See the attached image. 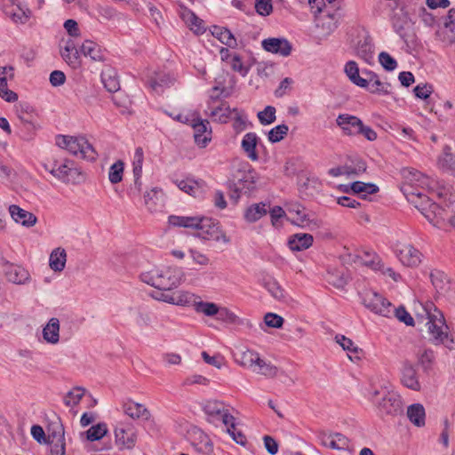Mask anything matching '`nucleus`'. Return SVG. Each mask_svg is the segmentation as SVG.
<instances>
[{
    "label": "nucleus",
    "instance_id": "nucleus-54",
    "mask_svg": "<svg viewBox=\"0 0 455 455\" xmlns=\"http://www.w3.org/2000/svg\"><path fill=\"white\" fill-rule=\"evenodd\" d=\"M327 281L330 284L339 289L343 288L347 284V278L344 276V274L338 270L328 272Z\"/></svg>",
    "mask_w": 455,
    "mask_h": 455
},
{
    "label": "nucleus",
    "instance_id": "nucleus-41",
    "mask_svg": "<svg viewBox=\"0 0 455 455\" xmlns=\"http://www.w3.org/2000/svg\"><path fill=\"white\" fill-rule=\"evenodd\" d=\"M259 353L247 349L240 353L238 357L235 358L237 363L243 367L252 368L259 359Z\"/></svg>",
    "mask_w": 455,
    "mask_h": 455
},
{
    "label": "nucleus",
    "instance_id": "nucleus-36",
    "mask_svg": "<svg viewBox=\"0 0 455 455\" xmlns=\"http://www.w3.org/2000/svg\"><path fill=\"white\" fill-rule=\"evenodd\" d=\"M267 204L263 203L253 204L244 212V219L249 223H253L260 220L267 213Z\"/></svg>",
    "mask_w": 455,
    "mask_h": 455
},
{
    "label": "nucleus",
    "instance_id": "nucleus-14",
    "mask_svg": "<svg viewBox=\"0 0 455 455\" xmlns=\"http://www.w3.org/2000/svg\"><path fill=\"white\" fill-rule=\"evenodd\" d=\"M401 382L409 389L419 391L421 388L416 367L408 360L403 363Z\"/></svg>",
    "mask_w": 455,
    "mask_h": 455
},
{
    "label": "nucleus",
    "instance_id": "nucleus-32",
    "mask_svg": "<svg viewBox=\"0 0 455 455\" xmlns=\"http://www.w3.org/2000/svg\"><path fill=\"white\" fill-rule=\"evenodd\" d=\"M369 77L367 78L368 91L371 93L387 95L390 93L389 87L391 86L388 83H382L378 75L375 73L369 72Z\"/></svg>",
    "mask_w": 455,
    "mask_h": 455
},
{
    "label": "nucleus",
    "instance_id": "nucleus-6",
    "mask_svg": "<svg viewBox=\"0 0 455 455\" xmlns=\"http://www.w3.org/2000/svg\"><path fill=\"white\" fill-rule=\"evenodd\" d=\"M56 145L67 149L74 156L80 154L82 158L89 161H94L98 156L92 145L83 136L75 137L60 134L56 136Z\"/></svg>",
    "mask_w": 455,
    "mask_h": 455
},
{
    "label": "nucleus",
    "instance_id": "nucleus-52",
    "mask_svg": "<svg viewBox=\"0 0 455 455\" xmlns=\"http://www.w3.org/2000/svg\"><path fill=\"white\" fill-rule=\"evenodd\" d=\"M443 167H447L453 175H455V156L451 153V147L443 148V156L439 159Z\"/></svg>",
    "mask_w": 455,
    "mask_h": 455
},
{
    "label": "nucleus",
    "instance_id": "nucleus-19",
    "mask_svg": "<svg viewBox=\"0 0 455 455\" xmlns=\"http://www.w3.org/2000/svg\"><path fill=\"white\" fill-rule=\"evenodd\" d=\"M116 444L120 450L132 449L137 440L135 428H116Z\"/></svg>",
    "mask_w": 455,
    "mask_h": 455
},
{
    "label": "nucleus",
    "instance_id": "nucleus-17",
    "mask_svg": "<svg viewBox=\"0 0 455 455\" xmlns=\"http://www.w3.org/2000/svg\"><path fill=\"white\" fill-rule=\"evenodd\" d=\"M403 265L406 267H418L422 260L423 254L411 244H405L396 251Z\"/></svg>",
    "mask_w": 455,
    "mask_h": 455
},
{
    "label": "nucleus",
    "instance_id": "nucleus-57",
    "mask_svg": "<svg viewBox=\"0 0 455 455\" xmlns=\"http://www.w3.org/2000/svg\"><path fill=\"white\" fill-rule=\"evenodd\" d=\"M379 61L387 71H393L397 68V61L386 52L379 54Z\"/></svg>",
    "mask_w": 455,
    "mask_h": 455
},
{
    "label": "nucleus",
    "instance_id": "nucleus-61",
    "mask_svg": "<svg viewBox=\"0 0 455 455\" xmlns=\"http://www.w3.org/2000/svg\"><path fill=\"white\" fill-rule=\"evenodd\" d=\"M256 12L261 16H268L273 11L271 0H255Z\"/></svg>",
    "mask_w": 455,
    "mask_h": 455
},
{
    "label": "nucleus",
    "instance_id": "nucleus-38",
    "mask_svg": "<svg viewBox=\"0 0 455 455\" xmlns=\"http://www.w3.org/2000/svg\"><path fill=\"white\" fill-rule=\"evenodd\" d=\"M212 34L223 44H226L230 48H235L237 45L236 39L231 31L227 28L214 26Z\"/></svg>",
    "mask_w": 455,
    "mask_h": 455
},
{
    "label": "nucleus",
    "instance_id": "nucleus-46",
    "mask_svg": "<svg viewBox=\"0 0 455 455\" xmlns=\"http://www.w3.org/2000/svg\"><path fill=\"white\" fill-rule=\"evenodd\" d=\"M288 132V125L284 124H278L268 132L267 139L272 143H277L287 135Z\"/></svg>",
    "mask_w": 455,
    "mask_h": 455
},
{
    "label": "nucleus",
    "instance_id": "nucleus-49",
    "mask_svg": "<svg viewBox=\"0 0 455 455\" xmlns=\"http://www.w3.org/2000/svg\"><path fill=\"white\" fill-rule=\"evenodd\" d=\"M124 163L121 160L114 163L108 172V179L112 184H116L122 181L124 173Z\"/></svg>",
    "mask_w": 455,
    "mask_h": 455
},
{
    "label": "nucleus",
    "instance_id": "nucleus-60",
    "mask_svg": "<svg viewBox=\"0 0 455 455\" xmlns=\"http://www.w3.org/2000/svg\"><path fill=\"white\" fill-rule=\"evenodd\" d=\"M435 356L431 350H425L418 359L419 364L423 368L424 371L427 372L432 368Z\"/></svg>",
    "mask_w": 455,
    "mask_h": 455
},
{
    "label": "nucleus",
    "instance_id": "nucleus-20",
    "mask_svg": "<svg viewBox=\"0 0 455 455\" xmlns=\"http://www.w3.org/2000/svg\"><path fill=\"white\" fill-rule=\"evenodd\" d=\"M188 435L193 445L196 446L199 450L204 452H209L212 450V440L202 428H190L188 431Z\"/></svg>",
    "mask_w": 455,
    "mask_h": 455
},
{
    "label": "nucleus",
    "instance_id": "nucleus-39",
    "mask_svg": "<svg viewBox=\"0 0 455 455\" xmlns=\"http://www.w3.org/2000/svg\"><path fill=\"white\" fill-rule=\"evenodd\" d=\"M432 284L436 291L443 293L450 289V280L445 273L439 270H435L430 274Z\"/></svg>",
    "mask_w": 455,
    "mask_h": 455
},
{
    "label": "nucleus",
    "instance_id": "nucleus-25",
    "mask_svg": "<svg viewBox=\"0 0 455 455\" xmlns=\"http://www.w3.org/2000/svg\"><path fill=\"white\" fill-rule=\"evenodd\" d=\"M444 28L449 31L448 34L436 32V35L440 36L443 43L451 44L455 42V8L449 10L445 18Z\"/></svg>",
    "mask_w": 455,
    "mask_h": 455
},
{
    "label": "nucleus",
    "instance_id": "nucleus-64",
    "mask_svg": "<svg viewBox=\"0 0 455 455\" xmlns=\"http://www.w3.org/2000/svg\"><path fill=\"white\" fill-rule=\"evenodd\" d=\"M223 431L238 444L245 445L247 443V438L240 428H223Z\"/></svg>",
    "mask_w": 455,
    "mask_h": 455
},
{
    "label": "nucleus",
    "instance_id": "nucleus-5",
    "mask_svg": "<svg viewBox=\"0 0 455 455\" xmlns=\"http://www.w3.org/2000/svg\"><path fill=\"white\" fill-rule=\"evenodd\" d=\"M207 415V421L213 425H224L225 427H235L239 422L232 411L235 410L218 400H209L203 406Z\"/></svg>",
    "mask_w": 455,
    "mask_h": 455
},
{
    "label": "nucleus",
    "instance_id": "nucleus-44",
    "mask_svg": "<svg viewBox=\"0 0 455 455\" xmlns=\"http://www.w3.org/2000/svg\"><path fill=\"white\" fill-rule=\"evenodd\" d=\"M365 264L371 266L375 270H379L383 274L389 275L395 282H397L401 277L400 275L395 273L393 268L386 267L378 257H373L372 259L365 262Z\"/></svg>",
    "mask_w": 455,
    "mask_h": 455
},
{
    "label": "nucleus",
    "instance_id": "nucleus-21",
    "mask_svg": "<svg viewBox=\"0 0 455 455\" xmlns=\"http://www.w3.org/2000/svg\"><path fill=\"white\" fill-rule=\"evenodd\" d=\"M9 212L17 223H20L22 226L30 228L36 223V217L32 212L23 210L16 204H12L9 207Z\"/></svg>",
    "mask_w": 455,
    "mask_h": 455
},
{
    "label": "nucleus",
    "instance_id": "nucleus-43",
    "mask_svg": "<svg viewBox=\"0 0 455 455\" xmlns=\"http://www.w3.org/2000/svg\"><path fill=\"white\" fill-rule=\"evenodd\" d=\"M263 285L275 299L282 300L284 299V291L274 278L264 279Z\"/></svg>",
    "mask_w": 455,
    "mask_h": 455
},
{
    "label": "nucleus",
    "instance_id": "nucleus-62",
    "mask_svg": "<svg viewBox=\"0 0 455 455\" xmlns=\"http://www.w3.org/2000/svg\"><path fill=\"white\" fill-rule=\"evenodd\" d=\"M413 92L417 98L427 100L433 92V85L429 84H420L413 89Z\"/></svg>",
    "mask_w": 455,
    "mask_h": 455
},
{
    "label": "nucleus",
    "instance_id": "nucleus-53",
    "mask_svg": "<svg viewBox=\"0 0 455 455\" xmlns=\"http://www.w3.org/2000/svg\"><path fill=\"white\" fill-rule=\"evenodd\" d=\"M85 394V390L82 387H76L70 390L64 397V403L66 405H76L83 398Z\"/></svg>",
    "mask_w": 455,
    "mask_h": 455
},
{
    "label": "nucleus",
    "instance_id": "nucleus-55",
    "mask_svg": "<svg viewBox=\"0 0 455 455\" xmlns=\"http://www.w3.org/2000/svg\"><path fill=\"white\" fill-rule=\"evenodd\" d=\"M0 97L7 102H15L18 94L8 89L7 78H0Z\"/></svg>",
    "mask_w": 455,
    "mask_h": 455
},
{
    "label": "nucleus",
    "instance_id": "nucleus-23",
    "mask_svg": "<svg viewBox=\"0 0 455 455\" xmlns=\"http://www.w3.org/2000/svg\"><path fill=\"white\" fill-rule=\"evenodd\" d=\"M217 320L235 326H243L246 328L252 327L251 323L248 319L240 318L238 315H236L235 313H233L227 307H220L219 309Z\"/></svg>",
    "mask_w": 455,
    "mask_h": 455
},
{
    "label": "nucleus",
    "instance_id": "nucleus-24",
    "mask_svg": "<svg viewBox=\"0 0 455 455\" xmlns=\"http://www.w3.org/2000/svg\"><path fill=\"white\" fill-rule=\"evenodd\" d=\"M181 19L196 34L202 35L205 32L204 20L197 17L196 13L188 8L183 9L181 12Z\"/></svg>",
    "mask_w": 455,
    "mask_h": 455
},
{
    "label": "nucleus",
    "instance_id": "nucleus-8",
    "mask_svg": "<svg viewBox=\"0 0 455 455\" xmlns=\"http://www.w3.org/2000/svg\"><path fill=\"white\" fill-rule=\"evenodd\" d=\"M196 236L207 241H223L229 243V239L221 230L219 221L211 218L200 217V223L197 226Z\"/></svg>",
    "mask_w": 455,
    "mask_h": 455
},
{
    "label": "nucleus",
    "instance_id": "nucleus-28",
    "mask_svg": "<svg viewBox=\"0 0 455 455\" xmlns=\"http://www.w3.org/2000/svg\"><path fill=\"white\" fill-rule=\"evenodd\" d=\"M43 338L49 344H57L60 340V321L52 317L43 329Z\"/></svg>",
    "mask_w": 455,
    "mask_h": 455
},
{
    "label": "nucleus",
    "instance_id": "nucleus-63",
    "mask_svg": "<svg viewBox=\"0 0 455 455\" xmlns=\"http://www.w3.org/2000/svg\"><path fill=\"white\" fill-rule=\"evenodd\" d=\"M267 326L271 328H281L283 324V318L275 313H267L264 316Z\"/></svg>",
    "mask_w": 455,
    "mask_h": 455
},
{
    "label": "nucleus",
    "instance_id": "nucleus-18",
    "mask_svg": "<svg viewBox=\"0 0 455 455\" xmlns=\"http://www.w3.org/2000/svg\"><path fill=\"white\" fill-rule=\"evenodd\" d=\"M337 124L342 129L344 134L348 136L358 135L359 129H362V120L355 116L340 114L336 119Z\"/></svg>",
    "mask_w": 455,
    "mask_h": 455
},
{
    "label": "nucleus",
    "instance_id": "nucleus-1",
    "mask_svg": "<svg viewBox=\"0 0 455 455\" xmlns=\"http://www.w3.org/2000/svg\"><path fill=\"white\" fill-rule=\"evenodd\" d=\"M402 175L405 182L401 189L407 200L420 211L430 223L438 227L444 210L420 191V188L429 185V179L412 168H403Z\"/></svg>",
    "mask_w": 455,
    "mask_h": 455
},
{
    "label": "nucleus",
    "instance_id": "nucleus-22",
    "mask_svg": "<svg viewBox=\"0 0 455 455\" xmlns=\"http://www.w3.org/2000/svg\"><path fill=\"white\" fill-rule=\"evenodd\" d=\"M314 237L310 234L298 233L288 239V246L292 251H300L312 246Z\"/></svg>",
    "mask_w": 455,
    "mask_h": 455
},
{
    "label": "nucleus",
    "instance_id": "nucleus-45",
    "mask_svg": "<svg viewBox=\"0 0 455 455\" xmlns=\"http://www.w3.org/2000/svg\"><path fill=\"white\" fill-rule=\"evenodd\" d=\"M195 310L197 313H204L207 316L217 315L220 307L212 302L196 301L194 304Z\"/></svg>",
    "mask_w": 455,
    "mask_h": 455
},
{
    "label": "nucleus",
    "instance_id": "nucleus-42",
    "mask_svg": "<svg viewBox=\"0 0 455 455\" xmlns=\"http://www.w3.org/2000/svg\"><path fill=\"white\" fill-rule=\"evenodd\" d=\"M254 367H258L259 370L253 369L259 374L264 375L267 378L273 379L276 377L278 373V368L271 363H267L265 360L259 358Z\"/></svg>",
    "mask_w": 455,
    "mask_h": 455
},
{
    "label": "nucleus",
    "instance_id": "nucleus-12",
    "mask_svg": "<svg viewBox=\"0 0 455 455\" xmlns=\"http://www.w3.org/2000/svg\"><path fill=\"white\" fill-rule=\"evenodd\" d=\"M191 126L194 130L195 142L201 148H205L211 141L212 130L208 120H203L196 115L195 120H191Z\"/></svg>",
    "mask_w": 455,
    "mask_h": 455
},
{
    "label": "nucleus",
    "instance_id": "nucleus-35",
    "mask_svg": "<svg viewBox=\"0 0 455 455\" xmlns=\"http://www.w3.org/2000/svg\"><path fill=\"white\" fill-rule=\"evenodd\" d=\"M67 261V253L63 248H56L50 254L49 265L55 272H60L64 269Z\"/></svg>",
    "mask_w": 455,
    "mask_h": 455
},
{
    "label": "nucleus",
    "instance_id": "nucleus-40",
    "mask_svg": "<svg viewBox=\"0 0 455 455\" xmlns=\"http://www.w3.org/2000/svg\"><path fill=\"white\" fill-rule=\"evenodd\" d=\"M101 81L105 88L110 92H117L120 89V84L116 76V72L112 68H107L102 71Z\"/></svg>",
    "mask_w": 455,
    "mask_h": 455
},
{
    "label": "nucleus",
    "instance_id": "nucleus-3",
    "mask_svg": "<svg viewBox=\"0 0 455 455\" xmlns=\"http://www.w3.org/2000/svg\"><path fill=\"white\" fill-rule=\"evenodd\" d=\"M184 273L180 267H167L164 268L154 267L148 271L142 272L140 280L158 290L171 291L177 288L183 278Z\"/></svg>",
    "mask_w": 455,
    "mask_h": 455
},
{
    "label": "nucleus",
    "instance_id": "nucleus-33",
    "mask_svg": "<svg viewBox=\"0 0 455 455\" xmlns=\"http://www.w3.org/2000/svg\"><path fill=\"white\" fill-rule=\"evenodd\" d=\"M349 189L352 193L360 195L362 199H367L369 195H373L379 192V187L374 183H366L363 181H354L350 184Z\"/></svg>",
    "mask_w": 455,
    "mask_h": 455
},
{
    "label": "nucleus",
    "instance_id": "nucleus-11",
    "mask_svg": "<svg viewBox=\"0 0 455 455\" xmlns=\"http://www.w3.org/2000/svg\"><path fill=\"white\" fill-rule=\"evenodd\" d=\"M122 409L125 415L133 419H140L141 422L148 424H155L154 419H151L150 411L141 403L127 400L124 402Z\"/></svg>",
    "mask_w": 455,
    "mask_h": 455
},
{
    "label": "nucleus",
    "instance_id": "nucleus-50",
    "mask_svg": "<svg viewBox=\"0 0 455 455\" xmlns=\"http://www.w3.org/2000/svg\"><path fill=\"white\" fill-rule=\"evenodd\" d=\"M9 15L14 22L24 24L29 19L30 11L20 7V5H16L15 7H12Z\"/></svg>",
    "mask_w": 455,
    "mask_h": 455
},
{
    "label": "nucleus",
    "instance_id": "nucleus-51",
    "mask_svg": "<svg viewBox=\"0 0 455 455\" xmlns=\"http://www.w3.org/2000/svg\"><path fill=\"white\" fill-rule=\"evenodd\" d=\"M275 108L273 106H267L262 111L258 113V118L262 125L271 124L275 121Z\"/></svg>",
    "mask_w": 455,
    "mask_h": 455
},
{
    "label": "nucleus",
    "instance_id": "nucleus-4",
    "mask_svg": "<svg viewBox=\"0 0 455 455\" xmlns=\"http://www.w3.org/2000/svg\"><path fill=\"white\" fill-rule=\"evenodd\" d=\"M370 399L376 405L378 413L381 417H395L403 413L402 398L394 391L374 390L371 393Z\"/></svg>",
    "mask_w": 455,
    "mask_h": 455
},
{
    "label": "nucleus",
    "instance_id": "nucleus-30",
    "mask_svg": "<svg viewBox=\"0 0 455 455\" xmlns=\"http://www.w3.org/2000/svg\"><path fill=\"white\" fill-rule=\"evenodd\" d=\"M407 417L415 427H424L426 424V411L421 403H416L408 406Z\"/></svg>",
    "mask_w": 455,
    "mask_h": 455
},
{
    "label": "nucleus",
    "instance_id": "nucleus-59",
    "mask_svg": "<svg viewBox=\"0 0 455 455\" xmlns=\"http://www.w3.org/2000/svg\"><path fill=\"white\" fill-rule=\"evenodd\" d=\"M393 313L400 322L403 323L407 326H414V319L407 312L404 307L400 306L395 309L393 308Z\"/></svg>",
    "mask_w": 455,
    "mask_h": 455
},
{
    "label": "nucleus",
    "instance_id": "nucleus-10",
    "mask_svg": "<svg viewBox=\"0 0 455 455\" xmlns=\"http://www.w3.org/2000/svg\"><path fill=\"white\" fill-rule=\"evenodd\" d=\"M229 184V188L235 187V192L243 191V194H250L256 188L257 174L254 170H237Z\"/></svg>",
    "mask_w": 455,
    "mask_h": 455
},
{
    "label": "nucleus",
    "instance_id": "nucleus-9",
    "mask_svg": "<svg viewBox=\"0 0 455 455\" xmlns=\"http://www.w3.org/2000/svg\"><path fill=\"white\" fill-rule=\"evenodd\" d=\"M363 304L376 315L389 317L393 313L392 304L383 296L373 291H367L363 296Z\"/></svg>",
    "mask_w": 455,
    "mask_h": 455
},
{
    "label": "nucleus",
    "instance_id": "nucleus-58",
    "mask_svg": "<svg viewBox=\"0 0 455 455\" xmlns=\"http://www.w3.org/2000/svg\"><path fill=\"white\" fill-rule=\"evenodd\" d=\"M62 59L71 67L76 68L80 65L79 51L66 52L64 48L60 50Z\"/></svg>",
    "mask_w": 455,
    "mask_h": 455
},
{
    "label": "nucleus",
    "instance_id": "nucleus-48",
    "mask_svg": "<svg viewBox=\"0 0 455 455\" xmlns=\"http://www.w3.org/2000/svg\"><path fill=\"white\" fill-rule=\"evenodd\" d=\"M357 55L366 62H371L373 59V45L367 38L360 42L357 47Z\"/></svg>",
    "mask_w": 455,
    "mask_h": 455
},
{
    "label": "nucleus",
    "instance_id": "nucleus-31",
    "mask_svg": "<svg viewBox=\"0 0 455 455\" xmlns=\"http://www.w3.org/2000/svg\"><path fill=\"white\" fill-rule=\"evenodd\" d=\"M5 275L8 281L13 283H23L29 277L28 272L24 267L12 264L7 265Z\"/></svg>",
    "mask_w": 455,
    "mask_h": 455
},
{
    "label": "nucleus",
    "instance_id": "nucleus-26",
    "mask_svg": "<svg viewBox=\"0 0 455 455\" xmlns=\"http://www.w3.org/2000/svg\"><path fill=\"white\" fill-rule=\"evenodd\" d=\"M259 140V139L255 132L246 133L242 140L241 147L247 157L252 161H257L259 159V156L256 151Z\"/></svg>",
    "mask_w": 455,
    "mask_h": 455
},
{
    "label": "nucleus",
    "instance_id": "nucleus-34",
    "mask_svg": "<svg viewBox=\"0 0 455 455\" xmlns=\"http://www.w3.org/2000/svg\"><path fill=\"white\" fill-rule=\"evenodd\" d=\"M345 73L349 80L355 85L362 88L368 86L367 79L360 76L358 65L355 61L349 60L346 63Z\"/></svg>",
    "mask_w": 455,
    "mask_h": 455
},
{
    "label": "nucleus",
    "instance_id": "nucleus-15",
    "mask_svg": "<svg viewBox=\"0 0 455 455\" xmlns=\"http://www.w3.org/2000/svg\"><path fill=\"white\" fill-rule=\"evenodd\" d=\"M46 444L52 446V455L65 454V428H46Z\"/></svg>",
    "mask_w": 455,
    "mask_h": 455
},
{
    "label": "nucleus",
    "instance_id": "nucleus-13",
    "mask_svg": "<svg viewBox=\"0 0 455 455\" xmlns=\"http://www.w3.org/2000/svg\"><path fill=\"white\" fill-rule=\"evenodd\" d=\"M262 48L271 53L279 54L287 57L292 50L291 44L283 37H269L261 42Z\"/></svg>",
    "mask_w": 455,
    "mask_h": 455
},
{
    "label": "nucleus",
    "instance_id": "nucleus-27",
    "mask_svg": "<svg viewBox=\"0 0 455 455\" xmlns=\"http://www.w3.org/2000/svg\"><path fill=\"white\" fill-rule=\"evenodd\" d=\"M208 110L209 113L206 112V114L221 124L228 122L233 111L226 102H221L219 106L211 105L210 103Z\"/></svg>",
    "mask_w": 455,
    "mask_h": 455
},
{
    "label": "nucleus",
    "instance_id": "nucleus-29",
    "mask_svg": "<svg viewBox=\"0 0 455 455\" xmlns=\"http://www.w3.org/2000/svg\"><path fill=\"white\" fill-rule=\"evenodd\" d=\"M80 52L85 57H90L94 61L105 60L104 52L101 47L93 41L85 40L80 48Z\"/></svg>",
    "mask_w": 455,
    "mask_h": 455
},
{
    "label": "nucleus",
    "instance_id": "nucleus-2",
    "mask_svg": "<svg viewBox=\"0 0 455 455\" xmlns=\"http://www.w3.org/2000/svg\"><path fill=\"white\" fill-rule=\"evenodd\" d=\"M415 312L418 321L427 320L426 324L427 325L428 333L435 342L453 343V339H449L447 331H443V328L448 329L443 314L432 301H419L418 306L415 305Z\"/></svg>",
    "mask_w": 455,
    "mask_h": 455
},
{
    "label": "nucleus",
    "instance_id": "nucleus-37",
    "mask_svg": "<svg viewBox=\"0 0 455 455\" xmlns=\"http://www.w3.org/2000/svg\"><path fill=\"white\" fill-rule=\"evenodd\" d=\"M169 224L173 227H182L187 228L196 229L200 223V217H187L171 215L168 219Z\"/></svg>",
    "mask_w": 455,
    "mask_h": 455
},
{
    "label": "nucleus",
    "instance_id": "nucleus-7",
    "mask_svg": "<svg viewBox=\"0 0 455 455\" xmlns=\"http://www.w3.org/2000/svg\"><path fill=\"white\" fill-rule=\"evenodd\" d=\"M71 160H64L63 163L55 160L52 164L50 172L65 183H79L84 179L82 172L76 167Z\"/></svg>",
    "mask_w": 455,
    "mask_h": 455
},
{
    "label": "nucleus",
    "instance_id": "nucleus-47",
    "mask_svg": "<svg viewBox=\"0 0 455 455\" xmlns=\"http://www.w3.org/2000/svg\"><path fill=\"white\" fill-rule=\"evenodd\" d=\"M335 339L336 342L339 343L344 350L349 353L358 355L359 353L362 352V349L355 346L352 339L347 338L344 335L338 334L336 335ZM355 357L357 359H360V356L358 355H355Z\"/></svg>",
    "mask_w": 455,
    "mask_h": 455
},
{
    "label": "nucleus",
    "instance_id": "nucleus-56",
    "mask_svg": "<svg viewBox=\"0 0 455 455\" xmlns=\"http://www.w3.org/2000/svg\"><path fill=\"white\" fill-rule=\"evenodd\" d=\"M176 295V305L178 306H191L196 303L195 295L188 291H179L175 292Z\"/></svg>",
    "mask_w": 455,
    "mask_h": 455
},
{
    "label": "nucleus",
    "instance_id": "nucleus-16",
    "mask_svg": "<svg viewBox=\"0 0 455 455\" xmlns=\"http://www.w3.org/2000/svg\"><path fill=\"white\" fill-rule=\"evenodd\" d=\"M288 212L291 215H294L291 220V223L301 227L308 228L313 230L318 228L317 220H310L308 215L306 213V209L300 204H292L288 208Z\"/></svg>",
    "mask_w": 455,
    "mask_h": 455
}]
</instances>
